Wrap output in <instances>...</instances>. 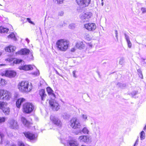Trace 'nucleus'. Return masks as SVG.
<instances>
[{"label":"nucleus","instance_id":"17","mask_svg":"<svg viewBox=\"0 0 146 146\" xmlns=\"http://www.w3.org/2000/svg\"><path fill=\"white\" fill-rule=\"evenodd\" d=\"M4 99L5 100H9L11 98L12 96V94L10 92L6 91H5L4 93Z\"/></svg>","mask_w":146,"mask_h":146},{"label":"nucleus","instance_id":"31","mask_svg":"<svg viewBox=\"0 0 146 146\" xmlns=\"http://www.w3.org/2000/svg\"><path fill=\"white\" fill-rule=\"evenodd\" d=\"M8 37L9 38H13L15 40H16V37H15V35L13 33H11L9 35Z\"/></svg>","mask_w":146,"mask_h":146},{"label":"nucleus","instance_id":"38","mask_svg":"<svg viewBox=\"0 0 146 146\" xmlns=\"http://www.w3.org/2000/svg\"><path fill=\"white\" fill-rule=\"evenodd\" d=\"M82 119L85 121H86V120L87 119V116L86 115L84 114H82Z\"/></svg>","mask_w":146,"mask_h":146},{"label":"nucleus","instance_id":"12","mask_svg":"<svg viewBox=\"0 0 146 146\" xmlns=\"http://www.w3.org/2000/svg\"><path fill=\"white\" fill-rule=\"evenodd\" d=\"M31 52L30 50L27 48H22L20 51L16 52V54L21 55H27Z\"/></svg>","mask_w":146,"mask_h":146},{"label":"nucleus","instance_id":"58","mask_svg":"<svg viewBox=\"0 0 146 146\" xmlns=\"http://www.w3.org/2000/svg\"><path fill=\"white\" fill-rule=\"evenodd\" d=\"M26 40L27 42L28 43L29 42V40L28 38H26Z\"/></svg>","mask_w":146,"mask_h":146},{"label":"nucleus","instance_id":"42","mask_svg":"<svg viewBox=\"0 0 146 146\" xmlns=\"http://www.w3.org/2000/svg\"><path fill=\"white\" fill-rule=\"evenodd\" d=\"M75 25L74 24H70L69 26V28L73 29L75 28Z\"/></svg>","mask_w":146,"mask_h":146},{"label":"nucleus","instance_id":"36","mask_svg":"<svg viewBox=\"0 0 146 146\" xmlns=\"http://www.w3.org/2000/svg\"><path fill=\"white\" fill-rule=\"evenodd\" d=\"M137 91H133L132 92L129 94V95H131L132 97L135 95L137 93Z\"/></svg>","mask_w":146,"mask_h":146},{"label":"nucleus","instance_id":"62","mask_svg":"<svg viewBox=\"0 0 146 146\" xmlns=\"http://www.w3.org/2000/svg\"><path fill=\"white\" fill-rule=\"evenodd\" d=\"M1 54H2V53L0 52V56L1 55Z\"/></svg>","mask_w":146,"mask_h":146},{"label":"nucleus","instance_id":"37","mask_svg":"<svg viewBox=\"0 0 146 146\" xmlns=\"http://www.w3.org/2000/svg\"><path fill=\"white\" fill-rule=\"evenodd\" d=\"M137 71L138 73H139V74H140L139 76L142 78L143 77V75L142 74L141 70L139 69L137 70Z\"/></svg>","mask_w":146,"mask_h":146},{"label":"nucleus","instance_id":"18","mask_svg":"<svg viewBox=\"0 0 146 146\" xmlns=\"http://www.w3.org/2000/svg\"><path fill=\"white\" fill-rule=\"evenodd\" d=\"M9 61L10 62H13L14 64H19L20 63H24V61H23L22 60L19 59H15L13 60L12 59H9Z\"/></svg>","mask_w":146,"mask_h":146},{"label":"nucleus","instance_id":"56","mask_svg":"<svg viewBox=\"0 0 146 146\" xmlns=\"http://www.w3.org/2000/svg\"><path fill=\"white\" fill-rule=\"evenodd\" d=\"M0 82L2 83L3 82H4V83H5V80L2 78L0 79Z\"/></svg>","mask_w":146,"mask_h":146},{"label":"nucleus","instance_id":"33","mask_svg":"<svg viewBox=\"0 0 146 146\" xmlns=\"http://www.w3.org/2000/svg\"><path fill=\"white\" fill-rule=\"evenodd\" d=\"M5 103L4 102H0V109L2 110L5 107Z\"/></svg>","mask_w":146,"mask_h":146},{"label":"nucleus","instance_id":"1","mask_svg":"<svg viewBox=\"0 0 146 146\" xmlns=\"http://www.w3.org/2000/svg\"><path fill=\"white\" fill-rule=\"evenodd\" d=\"M19 90L23 93H27L31 91L32 89L31 84H29L28 81H22L19 83L17 86Z\"/></svg>","mask_w":146,"mask_h":146},{"label":"nucleus","instance_id":"49","mask_svg":"<svg viewBox=\"0 0 146 146\" xmlns=\"http://www.w3.org/2000/svg\"><path fill=\"white\" fill-rule=\"evenodd\" d=\"M18 94L17 93H15L14 94V99H16L17 98H18Z\"/></svg>","mask_w":146,"mask_h":146},{"label":"nucleus","instance_id":"20","mask_svg":"<svg viewBox=\"0 0 146 146\" xmlns=\"http://www.w3.org/2000/svg\"><path fill=\"white\" fill-rule=\"evenodd\" d=\"M21 120L23 124L27 127H29L30 126V123L24 117H22Z\"/></svg>","mask_w":146,"mask_h":146},{"label":"nucleus","instance_id":"15","mask_svg":"<svg viewBox=\"0 0 146 146\" xmlns=\"http://www.w3.org/2000/svg\"><path fill=\"white\" fill-rule=\"evenodd\" d=\"M24 134L27 138L30 140L34 139L35 138V135L33 133L29 132H26L24 133Z\"/></svg>","mask_w":146,"mask_h":146},{"label":"nucleus","instance_id":"53","mask_svg":"<svg viewBox=\"0 0 146 146\" xmlns=\"http://www.w3.org/2000/svg\"><path fill=\"white\" fill-rule=\"evenodd\" d=\"M115 36L117 40L118 39V36H117V34H118V32L117 31V30H115Z\"/></svg>","mask_w":146,"mask_h":146},{"label":"nucleus","instance_id":"34","mask_svg":"<svg viewBox=\"0 0 146 146\" xmlns=\"http://www.w3.org/2000/svg\"><path fill=\"white\" fill-rule=\"evenodd\" d=\"M145 59L143 58H141V63L142 65L143 66H145L146 64V62H145Z\"/></svg>","mask_w":146,"mask_h":146},{"label":"nucleus","instance_id":"50","mask_svg":"<svg viewBox=\"0 0 146 146\" xmlns=\"http://www.w3.org/2000/svg\"><path fill=\"white\" fill-rule=\"evenodd\" d=\"M64 13L63 11H61L58 13V15L62 16L64 15Z\"/></svg>","mask_w":146,"mask_h":146},{"label":"nucleus","instance_id":"5","mask_svg":"<svg viewBox=\"0 0 146 146\" xmlns=\"http://www.w3.org/2000/svg\"><path fill=\"white\" fill-rule=\"evenodd\" d=\"M92 15V13L90 12H87L80 15V18L82 22H85L88 21Z\"/></svg>","mask_w":146,"mask_h":146},{"label":"nucleus","instance_id":"44","mask_svg":"<svg viewBox=\"0 0 146 146\" xmlns=\"http://www.w3.org/2000/svg\"><path fill=\"white\" fill-rule=\"evenodd\" d=\"M124 35L125 36V38L126 41L129 40V38L128 36L125 33Z\"/></svg>","mask_w":146,"mask_h":146},{"label":"nucleus","instance_id":"52","mask_svg":"<svg viewBox=\"0 0 146 146\" xmlns=\"http://www.w3.org/2000/svg\"><path fill=\"white\" fill-rule=\"evenodd\" d=\"M138 142H139V139H137V140L135 142V143L134 144V146H136V145H137V144H138Z\"/></svg>","mask_w":146,"mask_h":146},{"label":"nucleus","instance_id":"22","mask_svg":"<svg viewBox=\"0 0 146 146\" xmlns=\"http://www.w3.org/2000/svg\"><path fill=\"white\" fill-rule=\"evenodd\" d=\"M76 46L77 48L80 49H84V45L82 42H78L76 44Z\"/></svg>","mask_w":146,"mask_h":146},{"label":"nucleus","instance_id":"3","mask_svg":"<svg viewBox=\"0 0 146 146\" xmlns=\"http://www.w3.org/2000/svg\"><path fill=\"white\" fill-rule=\"evenodd\" d=\"M34 107L33 104L31 103H26L23 105V112L27 113L31 112L34 109Z\"/></svg>","mask_w":146,"mask_h":146},{"label":"nucleus","instance_id":"4","mask_svg":"<svg viewBox=\"0 0 146 146\" xmlns=\"http://www.w3.org/2000/svg\"><path fill=\"white\" fill-rule=\"evenodd\" d=\"M70 123L71 127L74 129H80L81 126L79 121L76 117L70 120Z\"/></svg>","mask_w":146,"mask_h":146},{"label":"nucleus","instance_id":"57","mask_svg":"<svg viewBox=\"0 0 146 146\" xmlns=\"http://www.w3.org/2000/svg\"><path fill=\"white\" fill-rule=\"evenodd\" d=\"M75 50V48H72L71 49V51L72 52H74Z\"/></svg>","mask_w":146,"mask_h":146},{"label":"nucleus","instance_id":"63","mask_svg":"<svg viewBox=\"0 0 146 146\" xmlns=\"http://www.w3.org/2000/svg\"><path fill=\"white\" fill-rule=\"evenodd\" d=\"M101 0V1H102H102H103V0Z\"/></svg>","mask_w":146,"mask_h":146},{"label":"nucleus","instance_id":"21","mask_svg":"<svg viewBox=\"0 0 146 146\" xmlns=\"http://www.w3.org/2000/svg\"><path fill=\"white\" fill-rule=\"evenodd\" d=\"M46 90L48 94L49 95H51L54 98H55V95L53 93V91L52 89L50 87H48L46 88Z\"/></svg>","mask_w":146,"mask_h":146},{"label":"nucleus","instance_id":"60","mask_svg":"<svg viewBox=\"0 0 146 146\" xmlns=\"http://www.w3.org/2000/svg\"><path fill=\"white\" fill-rule=\"evenodd\" d=\"M56 74H58V75H59V73H58V72L56 70Z\"/></svg>","mask_w":146,"mask_h":146},{"label":"nucleus","instance_id":"32","mask_svg":"<svg viewBox=\"0 0 146 146\" xmlns=\"http://www.w3.org/2000/svg\"><path fill=\"white\" fill-rule=\"evenodd\" d=\"M25 100V99L23 98H19L17 100V103L18 104L19 102H20L21 104Z\"/></svg>","mask_w":146,"mask_h":146},{"label":"nucleus","instance_id":"61","mask_svg":"<svg viewBox=\"0 0 146 146\" xmlns=\"http://www.w3.org/2000/svg\"><path fill=\"white\" fill-rule=\"evenodd\" d=\"M101 5L102 6H103L104 5V2L103 1L102 2V3H101Z\"/></svg>","mask_w":146,"mask_h":146},{"label":"nucleus","instance_id":"35","mask_svg":"<svg viewBox=\"0 0 146 146\" xmlns=\"http://www.w3.org/2000/svg\"><path fill=\"white\" fill-rule=\"evenodd\" d=\"M53 1L55 2H57V4H59L62 3L63 0H53Z\"/></svg>","mask_w":146,"mask_h":146},{"label":"nucleus","instance_id":"10","mask_svg":"<svg viewBox=\"0 0 146 146\" xmlns=\"http://www.w3.org/2000/svg\"><path fill=\"white\" fill-rule=\"evenodd\" d=\"M77 4L83 7H87L90 4L91 0H76Z\"/></svg>","mask_w":146,"mask_h":146},{"label":"nucleus","instance_id":"45","mask_svg":"<svg viewBox=\"0 0 146 146\" xmlns=\"http://www.w3.org/2000/svg\"><path fill=\"white\" fill-rule=\"evenodd\" d=\"M124 59L123 58H121L120 59L119 61V63L121 65H122L124 62Z\"/></svg>","mask_w":146,"mask_h":146},{"label":"nucleus","instance_id":"8","mask_svg":"<svg viewBox=\"0 0 146 146\" xmlns=\"http://www.w3.org/2000/svg\"><path fill=\"white\" fill-rule=\"evenodd\" d=\"M49 103L53 110L57 111L59 109V104L55 100H51L49 101Z\"/></svg>","mask_w":146,"mask_h":146},{"label":"nucleus","instance_id":"2","mask_svg":"<svg viewBox=\"0 0 146 146\" xmlns=\"http://www.w3.org/2000/svg\"><path fill=\"white\" fill-rule=\"evenodd\" d=\"M69 42L68 41L63 39L58 40L56 42V46L58 49L61 51H65L67 49Z\"/></svg>","mask_w":146,"mask_h":146},{"label":"nucleus","instance_id":"6","mask_svg":"<svg viewBox=\"0 0 146 146\" xmlns=\"http://www.w3.org/2000/svg\"><path fill=\"white\" fill-rule=\"evenodd\" d=\"M50 119L52 123L57 127H60L61 126V122L57 117L51 115L50 117Z\"/></svg>","mask_w":146,"mask_h":146},{"label":"nucleus","instance_id":"13","mask_svg":"<svg viewBox=\"0 0 146 146\" xmlns=\"http://www.w3.org/2000/svg\"><path fill=\"white\" fill-rule=\"evenodd\" d=\"M16 74L15 72L11 70H6L5 73V76L9 77H14Z\"/></svg>","mask_w":146,"mask_h":146},{"label":"nucleus","instance_id":"29","mask_svg":"<svg viewBox=\"0 0 146 146\" xmlns=\"http://www.w3.org/2000/svg\"><path fill=\"white\" fill-rule=\"evenodd\" d=\"M117 86L118 87H119L121 88H123L126 86V85L125 84H123L121 83H118L117 84Z\"/></svg>","mask_w":146,"mask_h":146},{"label":"nucleus","instance_id":"48","mask_svg":"<svg viewBox=\"0 0 146 146\" xmlns=\"http://www.w3.org/2000/svg\"><path fill=\"white\" fill-rule=\"evenodd\" d=\"M16 105L17 107L19 108L21 106V104L20 102H19V103H18V104L17 103V101L16 102Z\"/></svg>","mask_w":146,"mask_h":146},{"label":"nucleus","instance_id":"23","mask_svg":"<svg viewBox=\"0 0 146 146\" xmlns=\"http://www.w3.org/2000/svg\"><path fill=\"white\" fill-rule=\"evenodd\" d=\"M82 133L85 134H89V131L88 128L86 127H84L81 129Z\"/></svg>","mask_w":146,"mask_h":146},{"label":"nucleus","instance_id":"30","mask_svg":"<svg viewBox=\"0 0 146 146\" xmlns=\"http://www.w3.org/2000/svg\"><path fill=\"white\" fill-rule=\"evenodd\" d=\"M145 133L144 131H142L141 132L140 134V138L141 140H143L145 139Z\"/></svg>","mask_w":146,"mask_h":146},{"label":"nucleus","instance_id":"54","mask_svg":"<svg viewBox=\"0 0 146 146\" xmlns=\"http://www.w3.org/2000/svg\"><path fill=\"white\" fill-rule=\"evenodd\" d=\"M4 136V134L0 132V137H1V139L3 138Z\"/></svg>","mask_w":146,"mask_h":146},{"label":"nucleus","instance_id":"11","mask_svg":"<svg viewBox=\"0 0 146 146\" xmlns=\"http://www.w3.org/2000/svg\"><path fill=\"white\" fill-rule=\"evenodd\" d=\"M84 27L90 31H93L96 28L95 24L93 23L85 24L84 25Z\"/></svg>","mask_w":146,"mask_h":146},{"label":"nucleus","instance_id":"55","mask_svg":"<svg viewBox=\"0 0 146 146\" xmlns=\"http://www.w3.org/2000/svg\"><path fill=\"white\" fill-rule=\"evenodd\" d=\"M73 76L74 77L76 78V76L75 75V73H76V71H73L72 72Z\"/></svg>","mask_w":146,"mask_h":146},{"label":"nucleus","instance_id":"47","mask_svg":"<svg viewBox=\"0 0 146 146\" xmlns=\"http://www.w3.org/2000/svg\"><path fill=\"white\" fill-rule=\"evenodd\" d=\"M141 10L143 13H145L146 12V9L145 8L142 7L141 9Z\"/></svg>","mask_w":146,"mask_h":146},{"label":"nucleus","instance_id":"59","mask_svg":"<svg viewBox=\"0 0 146 146\" xmlns=\"http://www.w3.org/2000/svg\"><path fill=\"white\" fill-rule=\"evenodd\" d=\"M144 130L145 131H146V125H145V127H144L143 128Z\"/></svg>","mask_w":146,"mask_h":146},{"label":"nucleus","instance_id":"39","mask_svg":"<svg viewBox=\"0 0 146 146\" xmlns=\"http://www.w3.org/2000/svg\"><path fill=\"white\" fill-rule=\"evenodd\" d=\"M127 42L128 47L129 48H131L132 46V44L130 40L127 41Z\"/></svg>","mask_w":146,"mask_h":146},{"label":"nucleus","instance_id":"27","mask_svg":"<svg viewBox=\"0 0 146 146\" xmlns=\"http://www.w3.org/2000/svg\"><path fill=\"white\" fill-rule=\"evenodd\" d=\"M74 133L76 135H80L82 134L81 129H78L74 131Z\"/></svg>","mask_w":146,"mask_h":146},{"label":"nucleus","instance_id":"14","mask_svg":"<svg viewBox=\"0 0 146 146\" xmlns=\"http://www.w3.org/2000/svg\"><path fill=\"white\" fill-rule=\"evenodd\" d=\"M19 68L21 70H32L33 69V67L31 65H25L20 66Z\"/></svg>","mask_w":146,"mask_h":146},{"label":"nucleus","instance_id":"26","mask_svg":"<svg viewBox=\"0 0 146 146\" xmlns=\"http://www.w3.org/2000/svg\"><path fill=\"white\" fill-rule=\"evenodd\" d=\"M2 110L5 115H7L9 114L10 111L9 108H4Z\"/></svg>","mask_w":146,"mask_h":146},{"label":"nucleus","instance_id":"25","mask_svg":"<svg viewBox=\"0 0 146 146\" xmlns=\"http://www.w3.org/2000/svg\"><path fill=\"white\" fill-rule=\"evenodd\" d=\"M9 31L8 29L4 28L3 27H0V32L1 33H7Z\"/></svg>","mask_w":146,"mask_h":146},{"label":"nucleus","instance_id":"7","mask_svg":"<svg viewBox=\"0 0 146 146\" xmlns=\"http://www.w3.org/2000/svg\"><path fill=\"white\" fill-rule=\"evenodd\" d=\"M78 140L80 142H84L87 143H90L91 138L89 136L82 135L80 136L78 138Z\"/></svg>","mask_w":146,"mask_h":146},{"label":"nucleus","instance_id":"64","mask_svg":"<svg viewBox=\"0 0 146 146\" xmlns=\"http://www.w3.org/2000/svg\"><path fill=\"white\" fill-rule=\"evenodd\" d=\"M98 74L99 75V72H98Z\"/></svg>","mask_w":146,"mask_h":146},{"label":"nucleus","instance_id":"41","mask_svg":"<svg viewBox=\"0 0 146 146\" xmlns=\"http://www.w3.org/2000/svg\"><path fill=\"white\" fill-rule=\"evenodd\" d=\"M33 75L35 76H38L39 75V72L38 70H37L36 72H35L32 73Z\"/></svg>","mask_w":146,"mask_h":146},{"label":"nucleus","instance_id":"19","mask_svg":"<svg viewBox=\"0 0 146 146\" xmlns=\"http://www.w3.org/2000/svg\"><path fill=\"white\" fill-rule=\"evenodd\" d=\"M16 49V48L15 46H9L5 48V50L6 51L8 52H12L14 51Z\"/></svg>","mask_w":146,"mask_h":146},{"label":"nucleus","instance_id":"9","mask_svg":"<svg viewBox=\"0 0 146 146\" xmlns=\"http://www.w3.org/2000/svg\"><path fill=\"white\" fill-rule=\"evenodd\" d=\"M9 127L12 129H17L18 128L17 121L13 119L10 120L9 122Z\"/></svg>","mask_w":146,"mask_h":146},{"label":"nucleus","instance_id":"51","mask_svg":"<svg viewBox=\"0 0 146 146\" xmlns=\"http://www.w3.org/2000/svg\"><path fill=\"white\" fill-rule=\"evenodd\" d=\"M19 146H25V145L22 142H19Z\"/></svg>","mask_w":146,"mask_h":146},{"label":"nucleus","instance_id":"28","mask_svg":"<svg viewBox=\"0 0 146 146\" xmlns=\"http://www.w3.org/2000/svg\"><path fill=\"white\" fill-rule=\"evenodd\" d=\"M5 91L4 90H0V99H3L4 93H5Z\"/></svg>","mask_w":146,"mask_h":146},{"label":"nucleus","instance_id":"24","mask_svg":"<svg viewBox=\"0 0 146 146\" xmlns=\"http://www.w3.org/2000/svg\"><path fill=\"white\" fill-rule=\"evenodd\" d=\"M70 146H78V143L76 141L72 140L70 141L69 142Z\"/></svg>","mask_w":146,"mask_h":146},{"label":"nucleus","instance_id":"40","mask_svg":"<svg viewBox=\"0 0 146 146\" xmlns=\"http://www.w3.org/2000/svg\"><path fill=\"white\" fill-rule=\"evenodd\" d=\"M5 118L4 117H0V123L5 122Z\"/></svg>","mask_w":146,"mask_h":146},{"label":"nucleus","instance_id":"16","mask_svg":"<svg viewBox=\"0 0 146 146\" xmlns=\"http://www.w3.org/2000/svg\"><path fill=\"white\" fill-rule=\"evenodd\" d=\"M39 94L41 98V100L44 101L46 96L44 89H42L40 90L39 93Z\"/></svg>","mask_w":146,"mask_h":146},{"label":"nucleus","instance_id":"46","mask_svg":"<svg viewBox=\"0 0 146 146\" xmlns=\"http://www.w3.org/2000/svg\"><path fill=\"white\" fill-rule=\"evenodd\" d=\"M27 21L29 23H30L34 25H35V24L33 23V22L31 21L30 19L29 18H27Z\"/></svg>","mask_w":146,"mask_h":146},{"label":"nucleus","instance_id":"43","mask_svg":"<svg viewBox=\"0 0 146 146\" xmlns=\"http://www.w3.org/2000/svg\"><path fill=\"white\" fill-rule=\"evenodd\" d=\"M30 53V56L29 57V59H30L33 60V52L31 51V52Z\"/></svg>","mask_w":146,"mask_h":146}]
</instances>
